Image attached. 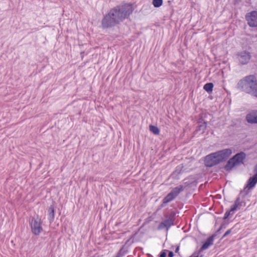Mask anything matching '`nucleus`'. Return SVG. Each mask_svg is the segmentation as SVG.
I'll return each instance as SVG.
<instances>
[{"mask_svg": "<svg viewBox=\"0 0 257 257\" xmlns=\"http://www.w3.org/2000/svg\"><path fill=\"white\" fill-rule=\"evenodd\" d=\"M175 214L173 213L169 215L168 218L165 219L164 221L161 222L158 225V229L159 230L163 229L165 228L168 229L174 224Z\"/></svg>", "mask_w": 257, "mask_h": 257, "instance_id": "nucleus-5", "label": "nucleus"}, {"mask_svg": "<svg viewBox=\"0 0 257 257\" xmlns=\"http://www.w3.org/2000/svg\"><path fill=\"white\" fill-rule=\"evenodd\" d=\"M206 128V122H203L199 124L198 126V128L197 130V131H201L202 133H204L205 130Z\"/></svg>", "mask_w": 257, "mask_h": 257, "instance_id": "nucleus-18", "label": "nucleus"}, {"mask_svg": "<svg viewBox=\"0 0 257 257\" xmlns=\"http://www.w3.org/2000/svg\"><path fill=\"white\" fill-rule=\"evenodd\" d=\"M32 232L35 235H38L43 230L42 221L39 217H32L29 220Z\"/></svg>", "mask_w": 257, "mask_h": 257, "instance_id": "nucleus-3", "label": "nucleus"}, {"mask_svg": "<svg viewBox=\"0 0 257 257\" xmlns=\"http://www.w3.org/2000/svg\"><path fill=\"white\" fill-rule=\"evenodd\" d=\"M152 3L155 7L158 8L162 6L163 0H153Z\"/></svg>", "mask_w": 257, "mask_h": 257, "instance_id": "nucleus-20", "label": "nucleus"}, {"mask_svg": "<svg viewBox=\"0 0 257 257\" xmlns=\"http://www.w3.org/2000/svg\"><path fill=\"white\" fill-rule=\"evenodd\" d=\"M213 236H210L209 238H208L206 240V241L205 242V243L201 246V247L200 249V251L208 248L210 245L213 244Z\"/></svg>", "mask_w": 257, "mask_h": 257, "instance_id": "nucleus-11", "label": "nucleus"}, {"mask_svg": "<svg viewBox=\"0 0 257 257\" xmlns=\"http://www.w3.org/2000/svg\"><path fill=\"white\" fill-rule=\"evenodd\" d=\"M231 232V229H229L227 231H226L225 232V233L224 234V235H223L222 237H225V236H226L227 235H228L229 234H230Z\"/></svg>", "mask_w": 257, "mask_h": 257, "instance_id": "nucleus-22", "label": "nucleus"}, {"mask_svg": "<svg viewBox=\"0 0 257 257\" xmlns=\"http://www.w3.org/2000/svg\"><path fill=\"white\" fill-rule=\"evenodd\" d=\"M204 163L205 166L208 167H211L220 163L215 152L206 156Z\"/></svg>", "mask_w": 257, "mask_h": 257, "instance_id": "nucleus-4", "label": "nucleus"}, {"mask_svg": "<svg viewBox=\"0 0 257 257\" xmlns=\"http://www.w3.org/2000/svg\"><path fill=\"white\" fill-rule=\"evenodd\" d=\"M133 11L132 5L127 4L111 9L101 21L102 27L107 28L115 26L128 17Z\"/></svg>", "mask_w": 257, "mask_h": 257, "instance_id": "nucleus-1", "label": "nucleus"}, {"mask_svg": "<svg viewBox=\"0 0 257 257\" xmlns=\"http://www.w3.org/2000/svg\"><path fill=\"white\" fill-rule=\"evenodd\" d=\"M237 164H236L234 159L232 157L228 161L227 164L224 167V168L226 171H230L233 167H234Z\"/></svg>", "mask_w": 257, "mask_h": 257, "instance_id": "nucleus-12", "label": "nucleus"}, {"mask_svg": "<svg viewBox=\"0 0 257 257\" xmlns=\"http://www.w3.org/2000/svg\"><path fill=\"white\" fill-rule=\"evenodd\" d=\"M160 257H166V253L164 251L162 252L160 254Z\"/></svg>", "mask_w": 257, "mask_h": 257, "instance_id": "nucleus-23", "label": "nucleus"}, {"mask_svg": "<svg viewBox=\"0 0 257 257\" xmlns=\"http://www.w3.org/2000/svg\"><path fill=\"white\" fill-rule=\"evenodd\" d=\"M246 155L243 152H240L236 154L232 158L237 165L243 163V160L245 159Z\"/></svg>", "mask_w": 257, "mask_h": 257, "instance_id": "nucleus-10", "label": "nucleus"}, {"mask_svg": "<svg viewBox=\"0 0 257 257\" xmlns=\"http://www.w3.org/2000/svg\"><path fill=\"white\" fill-rule=\"evenodd\" d=\"M237 56L238 61L242 65L246 64L251 58L250 53L246 51L239 52Z\"/></svg>", "mask_w": 257, "mask_h": 257, "instance_id": "nucleus-8", "label": "nucleus"}, {"mask_svg": "<svg viewBox=\"0 0 257 257\" xmlns=\"http://www.w3.org/2000/svg\"><path fill=\"white\" fill-rule=\"evenodd\" d=\"M217 158L219 163L225 161L232 154V151L230 149H225L217 152H216Z\"/></svg>", "mask_w": 257, "mask_h": 257, "instance_id": "nucleus-6", "label": "nucleus"}, {"mask_svg": "<svg viewBox=\"0 0 257 257\" xmlns=\"http://www.w3.org/2000/svg\"><path fill=\"white\" fill-rule=\"evenodd\" d=\"M179 246H177L175 249V252H178L179 251Z\"/></svg>", "mask_w": 257, "mask_h": 257, "instance_id": "nucleus-26", "label": "nucleus"}, {"mask_svg": "<svg viewBox=\"0 0 257 257\" xmlns=\"http://www.w3.org/2000/svg\"><path fill=\"white\" fill-rule=\"evenodd\" d=\"M233 214V211H231V209L229 210V211H227L225 212V214H224V219H227L229 215L231 214L232 215Z\"/></svg>", "mask_w": 257, "mask_h": 257, "instance_id": "nucleus-21", "label": "nucleus"}, {"mask_svg": "<svg viewBox=\"0 0 257 257\" xmlns=\"http://www.w3.org/2000/svg\"><path fill=\"white\" fill-rule=\"evenodd\" d=\"M237 87L241 91L257 98V80L254 75H250L240 80Z\"/></svg>", "mask_w": 257, "mask_h": 257, "instance_id": "nucleus-2", "label": "nucleus"}, {"mask_svg": "<svg viewBox=\"0 0 257 257\" xmlns=\"http://www.w3.org/2000/svg\"><path fill=\"white\" fill-rule=\"evenodd\" d=\"M150 130L155 135H158L160 132L159 129L157 126L152 125H150Z\"/></svg>", "mask_w": 257, "mask_h": 257, "instance_id": "nucleus-19", "label": "nucleus"}, {"mask_svg": "<svg viewBox=\"0 0 257 257\" xmlns=\"http://www.w3.org/2000/svg\"><path fill=\"white\" fill-rule=\"evenodd\" d=\"M241 203L240 201L239 198H237L236 200L235 201L234 204L231 208V211H234L237 210V208H238L239 206H240Z\"/></svg>", "mask_w": 257, "mask_h": 257, "instance_id": "nucleus-17", "label": "nucleus"}, {"mask_svg": "<svg viewBox=\"0 0 257 257\" xmlns=\"http://www.w3.org/2000/svg\"><path fill=\"white\" fill-rule=\"evenodd\" d=\"M222 228H225V226H224L223 224H222L220 228L218 229L217 233L219 232Z\"/></svg>", "mask_w": 257, "mask_h": 257, "instance_id": "nucleus-25", "label": "nucleus"}, {"mask_svg": "<svg viewBox=\"0 0 257 257\" xmlns=\"http://www.w3.org/2000/svg\"><path fill=\"white\" fill-rule=\"evenodd\" d=\"M175 197L170 192L164 198L163 200V203L161 205L160 208L164 207V204H166L172 200H173Z\"/></svg>", "mask_w": 257, "mask_h": 257, "instance_id": "nucleus-13", "label": "nucleus"}, {"mask_svg": "<svg viewBox=\"0 0 257 257\" xmlns=\"http://www.w3.org/2000/svg\"><path fill=\"white\" fill-rule=\"evenodd\" d=\"M213 87V84L212 83H207L204 85L203 88L208 93H210L212 91Z\"/></svg>", "mask_w": 257, "mask_h": 257, "instance_id": "nucleus-16", "label": "nucleus"}, {"mask_svg": "<svg viewBox=\"0 0 257 257\" xmlns=\"http://www.w3.org/2000/svg\"><path fill=\"white\" fill-rule=\"evenodd\" d=\"M246 20L247 24L250 27H257V12L253 11L246 14Z\"/></svg>", "mask_w": 257, "mask_h": 257, "instance_id": "nucleus-7", "label": "nucleus"}, {"mask_svg": "<svg viewBox=\"0 0 257 257\" xmlns=\"http://www.w3.org/2000/svg\"><path fill=\"white\" fill-rule=\"evenodd\" d=\"M168 256H169V257H173L174 253H173V251H169Z\"/></svg>", "mask_w": 257, "mask_h": 257, "instance_id": "nucleus-24", "label": "nucleus"}, {"mask_svg": "<svg viewBox=\"0 0 257 257\" xmlns=\"http://www.w3.org/2000/svg\"><path fill=\"white\" fill-rule=\"evenodd\" d=\"M246 119L250 123H257V110H252L248 113Z\"/></svg>", "mask_w": 257, "mask_h": 257, "instance_id": "nucleus-9", "label": "nucleus"}, {"mask_svg": "<svg viewBox=\"0 0 257 257\" xmlns=\"http://www.w3.org/2000/svg\"><path fill=\"white\" fill-rule=\"evenodd\" d=\"M184 190V187L182 185H179L177 187H175L170 193L174 196L175 197L178 196V195Z\"/></svg>", "mask_w": 257, "mask_h": 257, "instance_id": "nucleus-14", "label": "nucleus"}, {"mask_svg": "<svg viewBox=\"0 0 257 257\" xmlns=\"http://www.w3.org/2000/svg\"><path fill=\"white\" fill-rule=\"evenodd\" d=\"M49 220L52 222L54 219V208L52 205H51L48 209Z\"/></svg>", "mask_w": 257, "mask_h": 257, "instance_id": "nucleus-15", "label": "nucleus"}]
</instances>
